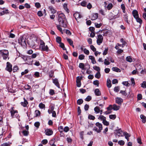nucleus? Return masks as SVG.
<instances>
[{
	"instance_id": "f257e3e1",
	"label": "nucleus",
	"mask_w": 146,
	"mask_h": 146,
	"mask_svg": "<svg viewBox=\"0 0 146 146\" xmlns=\"http://www.w3.org/2000/svg\"><path fill=\"white\" fill-rule=\"evenodd\" d=\"M58 21L60 25L63 27H66L67 26V21L65 16L63 13H59L58 16Z\"/></svg>"
},
{
	"instance_id": "f03ea898",
	"label": "nucleus",
	"mask_w": 146,
	"mask_h": 146,
	"mask_svg": "<svg viewBox=\"0 0 146 146\" xmlns=\"http://www.w3.org/2000/svg\"><path fill=\"white\" fill-rule=\"evenodd\" d=\"M96 127H94L93 130L97 133H100L103 129L102 125L101 123L97 122L96 123Z\"/></svg>"
},
{
	"instance_id": "7ed1b4c3",
	"label": "nucleus",
	"mask_w": 146,
	"mask_h": 146,
	"mask_svg": "<svg viewBox=\"0 0 146 146\" xmlns=\"http://www.w3.org/2000/svg\"><path fill=\"white\" fill-rule=\"evenodd\" d=\"M40 48L41 50L48 52L50 50L49 49L47 45H45V43L42 40H40Z\"/></svg>"
},
{
	"instance_id": "20e7f679",
	"label": "nucleus",
	"mask_w": 146,
	"mask_h": 146,
	"mask_svg": "<svg viewBox=\"0 0 146 146\" xmlns=\"http://www.w3.org/2000/svg\"><path fill=\"white\" fill-rule=\"evenodd\" d=\"M9 111H10L11 116L12 118H17L19 117V115L18 114V111L17 110H15L14 108L11 107Z\"/></svg>"
},
{
	"instance_id": "39448f33",
	"label": "nucleus",
	"mask_w": 146,
	"mask_h": 146,
	"mask_svg": "<svg viewBox=\"0 0 146 146\" xmlns=\"http://www.w3.org/2000/svg\"><path fill=\"white\" fill-rule=\"evenodd\" d=\"M123 132L121 129L115 130L114 131V133L116 137L117 136L118 137L123 136L124 135Z\"/></svg>"
},
{
	"instance_id": "423d86ee",
	"label": "nucleus",
	"mask_w": 146,
	"mask_h": 146,
	"mask_svg": "<svg viewBox=\"0 0 146 146\" xmlns=\"http://www.w3.org/2000/svg\"><path fill=\"white\" fill-rule=\"evenodd\" d=\"M18 42L22 46L26 45L25 38L22 36H20L19 38Z\"/></svg>"
},
{
	"instance_id": "0eeeda50",
	"label": "nucleus",
	"mask_w": 146,
	"mask_h": 146,
	"mask_svg": "<svg viewBox=\"0 0 146 146\" xmlns=\"http://www.w3.org/2000/svg\"><path fill=\"white\" fill-rule=\"evenodd\" d=\"M85 66H88V69L90 68V65L87 64H85V65L84 63H80L79 64V67L83 70H86L87 68L85 67Z\"/></svg>"
},
{
	"instance_id": "6e6552de",
	"label": "nucleus",
	"mask_w": 146,
	"mask_h": 146,
	"mask_svg": "<svg viewBox=\"0 0 146 146\" xmlns=\"http://www.w3.org/2000/svg\"><path fill=\"white\" fill-rule=\"evenodd\" d=\"M103 40V37L101 35H98L97 38V43L98 45H100L102 42Z\"/></svg>"
},
{
	"instance_id": "1a4fd4ad",
	"label": "nucleus",
	"mask_w": 146,
	"mask_h": 146,
	"mask_svg": "<svg viewBox=\"0 0 146 146\" xmlns=\"http://www.w3.org/2000/svg\"><path fill=\"white\" fill-rule=\"evenodd\" d=\"M9 52L7 50H2L1 55L3 56L4 59H6L8 57Z\"/></svg>"
},
{
	"instance_id": "9d476101",
	"label": "nucleus",
	"mask_w": 146,
	"mask_h": 146,
	"mask_svg": "<svg viewBox=\"0 0 146 146\" xmlns=\"http://www.w3.org/2000/svg\"><path fill=\"white\" fill-rule=\"evenodd\" d=\"M5 70L10 72H11L13 70L12 65L9 62H7V66L5 68Z\"/></svg>"
},
{
	"instance_id": "9b49d317",
	"label": "nucleus",
	"mask_w": 146,
	"mask_h": 146,
	"mask_svg": "<svg viewBox=\"0 0 146 146\" xmlns=\"http://www.w3.org/2000/svg\"><path fill=\"white\" fill-rule=\"evenodd\" d=\"M109 18L110 19H115L117 18H119V15H115L112 12H110L109 15Z\"/></svg>"
},
{
	"instance_id": "f8f14e48",
	"label": "nucleus",
	"mask_w": 146,
	"mask_h": 146,
	"mask_svg": "<svg viewBox=\"0 0 146 146\" xmlns=\"http://www.w3.org/2000/svg\"><path fill=\"white\" fill-rule=\"evenodd\" d=\"M123 102V99L117 97L115 98V102L119 105H121Z\"/></svg>"
},
{
	"instance_id": "ddd939ff",
	"label": "nucleus",
	"mask_w": 146,
	"mask_h": 146,
	"mask_svg": "<svg viewBox=\"0 0 146 146\" xmlns=\"http://www.w3.org/2000/svg\"><path fill=\"white\" fill-rule=\"evenodd\" d=\"M45 132L46 135L50 136L52 135L53 134V131L51 129H47L45 130Z\"/></svg>"
},
{
	"instance_id": "4468645a",
	"label": "nucleus",
	"mask_w": 146,
	"mask_h": 146,
	"mask_svg": "<svg viewBox=\"0 0 146 146\" xmlns=\"http://www.w3.org/2000/svg\"><path fill=\"white\" fill-rule=\"evenodd\" d=\"M52 82L57 87H58V88H60V84L57 79L56 78L54 79H53Z\"/></svg>"
},
{
	"instance_id": "2eb2a0df",
	"label": "nucleus",
	"mask_w": 146,
	"mask_h": 146,
	"mask_svg": "<svg viewBox=\"0 0 146 146\" xmlns=\"http://www.w3.org/2000/svg\"><path fill=\"white\" fill-rule=\"evenodd\" d=\"M23 99L24 101V102H21V104L23 107H26L27 105L28 104V102L25 98H23Z\"/></svg>"
},
{
	"instance_id": "dca6fc26",
	"label": "nucleus",
	"mask_w": 146,
	"mask_h": 146,
	"mask_svg": "<svg viewBox=\"0 0 146 146\" xmlns=\"http://www.w3.org/2000/svg\"><path fill=\"white\" fill-rule=\"evenodd\" d=\"M81 78L79 76H78L76 78V82L77 83V86L78 87H80L81 86L80 80Z\"/></svg>"
},
{
	"instance_id": "f3484780",
	"label": "nucleus",
	"mask_w": 146,
	"mask_h": 146,
	"mask_svg": "<svg viewBox=\"0 0 146 146\" xmlns=\"http://www.w3.org/2000/svg\"><path fill=\"white\" fill-rule=\"evenodd\" d=\"M133 17L135 19L139 17V15L137 11L135 10H134L132 12Z\"/></svg>"
},
{
	"instance_id": "a211bd4d",
	"label": "nucleus",
	"mask_w": 146,
	"mask_h": 146,
	"mask_svg": "<svg viewBox=\"0 0 146 146\" xmlns=\"http://www.w3.org/2000/svg\"><path fill=\"white\" fill-rule=\"evenodd\" d=\"M98 17V14L95 13L92 14L91 19L92 20H94L96 19Z\"/></svg>"
},
{
	"instance_id": "6ab92c4d",
	"label": "nucleus",
	"mask_w": 146,
	"mask_h": 146,
	"mask_svg": "<svg viewBox=\"0 0 146 146\" xmlns=\"http://www.w3.org/2000/svg\"><path fill=\"white\" fill-rule=\"evenodd\" d=\"M74 16L76 21H77V19H80L82 17V16L78 13H76L74 14Z\"/></svg>"
},
{
	"instance_id": "aec40b11",
	"label": "nucleus",
	"mask_w": 146,
	"mask_h": 146,
	"mask_svg": "<svg viewBox=\"0 0 146 146\" xmlns=\"http://www.w3.org/2000/svg\"><path fill=\"white\" fill-rule=\"evenodd\" d=\"M120 108V106L119 105H117L116 104L113 105V109L114 110L117 111L119 110Z\"/></svg>"
},
{
	"instance_id": "412c9836",
	"label": "nucleus",
	"mask_w": 146,
	"mask_h": 146,
	"mask_svg": "<svg viewBox=\"0 0 146 146\" xmlns=\"http://www.w3.org/2000/svg\"><path fill=\"white\" fill-rule=\"evenodd\" d=\"M94 93L96 96H100L101 95V92L98 89H96L94 91Z\"/></svg>"
},
{
	"instance_id": "4be33fe9",
	"label": "nucleus",
	"mask_w": 146,
	"mask_h": 146,
	"mask_svg": "<svg viewBox=\"0 0 146 146\" xmlns=\"http://www.w3.org/2000/svg\"><path fill=\"white\" fill-rule=\"evenodd\" d=\"M89 58L91 60L93 64H95L96 63V61L94 57L92 56H89Z\"/></svg>"
},
{
	"instance_id": "5701e85b",
	"label": "nucleus",
	"mask_w": 146,
	"mask_h": 146,
	"mask_svg": "<svg viewBox=\"0 0 146 146\" xmlns=\"http://www.w3.org/2000/svg\"><path fill=\"white\" fill-rule=\"evenodd\" d=\"M48 9L51 11L52 13L54 14L56 13V11L54 9V8L52 6H49L48 7Z\"/></svg>"
},
{
	"instance_id": "b1692460",
	"label": "nucleus",
	"mask_w": 146,
	"mask_h": 146,
	"mask_svg": "<svg viewBox=\"0 0 146 146\" xmlns=\"http://www.w3.org/2000/svg\"><path fill=\"white\" fill-rule=\"evenodd\" d=\"M9 13V10L7 9L3 11L0 13V15H3L5 14H8Z\"/></svg>"
},
{
	"instance_id": "393cba45",
	"label": "nucleus",
	"mask_w": 146,
	"mask_h": 146,
	"mask_svg": "<svg viewBox=\"0 0 146 146\" xmlns=\"http://www.w3.org/2000/svg\"><path fill=\"white\" fill-rule=\"evenodd\" d=\"M140 117L142 120L143 122V123H145L146 121V117L143 114H141L140 116Z\"/></svg>"
},
{
	"instance_id": "a878e982",
	"label": "nucleus",
	"mask_w": 146,
	"mask_h": 146,
	"mask_svg": "<svg viewBox=\"0 0 146 146\" xmlns=\"http://www.w3.org/2000/svg\"><path fill=\"white\" fill-rule=\"evenodd\" d=\"M104 64L106 65H109L110 64V62H109V58L108 57L104 60Z\"/></svg>"
},
{
	"instance_id": "bb28decb",
	"label": "nucleus",
	"mask_w": 146,
	"mask_h": 146,
	"mask_svg": "<svg viewBox=\"0 0 146 146\" xmlns=\"http://www.w3.org/2000/svg\"><path fill=\"white\" fill-rule=\"evenodd\" d=\"M94 110L96 113H98L100 112V108L98 106H96L94 108Z\"/></svg>"
},
{
	"instance_id": "cd10ccee",
	"label": "nucleus",
	"mask_w": 146,
	"mask_h": 146,
	"mask_svg": "<svg viewBox=\"0 0 146 146\" xmlns=\"http://www.w3.org/2000/svg\"><path fill=\"white\" fill-rule=\"evenodd\" d=\"M123 18L125 21H126L127 23H129V22L128 21V16L127 15V14L126 13H125L123 16Z\"/></svg>"
},
{
	"instance_id": "c85d7f7f",
	"label": "nucleus",
	"mask_w": 146,
	"mask_h": 146,
	"mask_svg": "<svg viewBox=\"0 0 146 146\" xmlns=\"http://www.w3.org/2000/svg\"><path fill=\"white\" fill-rule=\"evenodd\" d=\"M112 70L114 71L117 72H120L121 70L117 67H114L112 68Z\"/></svg>"
},
{
	"instance_id": "c756f323",
	"label": "nucleus",
	"mask_w": 146,
	"mask_h": 146,
	"mask_svg": "<svg viewBox=\"0 0 146 146\" xmlns=\"http://www.w3.org/2000/svg\"><path fill=\"white\" fill-rule=\"evenodd\" d=\"M98 119H100L104 121L106 120V118L104 116L102 115H100L99 116V117L98 118Z\"/></svg>"
},
{
	"instance_id": "7c9ffc66",
	"label": "nucleus",
	"mask_w": 146,
	"mask_h": 146,
	"mask_svg": "<svg viewBox=\"0 0 146 146\" xmlns=\"http://www.w3.org/2000/svg\"><path fill=\"white\" fill-rule=\"evenodd\" d=\"M107 86L108 88H110L111 86V81L110 80H108L107 82Z\"/></svg>"
},
{
	"instance_id": "2f4dec72",
	"label": "nucleus",
	"mask_w": 146,
	"mask_h": 146,
	"mask_svg": "<svg viewBox=\"0 0 146 146\" xmlns=\"http://www.w3.org/2000/svg\"><path fill=\"white\" fill-rule=\"evenodd\" d=\"M120 42L122 43V47H123L124 46H125L126 44V43L124 40L123 38H121L120 39Z\"/></svg>"
},
{
	"instance_id": "473e14b6",
	"label": "nucleus",
	"mask_w": 146,
	"mask_h": 146,
	"mask_svg": "<svg viewBox=\"0 0 146 146\" xmlns=\"http://www.w3.org/2000/svg\"><path fill=\"white\" fill-rule=\"evenodd\" d=\"M54 72L52 70L51 71L49 72V76L50 78L54 77Z\"/></svg>"
},
{
	"instance_id": "72a5a7b5",
	"label": "nucleus",
	"mask_w": 146,
	"mask_h": 146,
	"mask_svg": "<svg viewBox=\"0 0 146 146\" xmlns=\"http://www.w3.org/2000/svg\"><path fill=\"white\" fill-rule=\"evenodd\" d=\"M95 77L98 79L99 78L101 77L100 71L98 72L95 75Z\"/></svg>"
},
{
	"instance_id": "f704fd0d",
	"label": "nucleus",
	"mask_w": 146,
	"mask_h": 146,
	"mask_svg": "<svg viewBox=\"0 0 146 146\" xmlns=\"http://www.w3.org/2000/svg\"><path fill=\"white\" fill-rule=\"evenodd\" d=\"M23 135L25 136H27L29 133V132L27 130H24L22 131Z\"/></svg>"
},
{
	"instance_id": "c9c22d12",
	"label": "nucleus",
	"mask_w": 146,
	"mask_h": 146,
	"mask_svg": "<svg viewBox=\"0 0 146 146\" xmlns=\"http://www.w3.org/2000/svg\"><path fill=\"white\" fill-rule=\"evenodd\" d=\"M94 24L95 26L97 28H100L102 25V23H95Z\"/></svg>"
},
{
	"instance_id": "e433bc0d",
	"label": "nucleus",
	"mask_w": 146,
	"mask_h": 146,
	"mask_svg": "<svg viewBox=\"0 0 146 146\" xmlns=\"http://www.w3.org/2000/svg\"><path fill=\"white\" fill-rule=\"evenodd\" d=\"M113 7V4L111 3H110L107 6V8L108 10H110Z\"/></svg>"
},
{
	"instance_id": "4c0bfd02",
	"label": "nucleus",
	"mask_w": 146,
	"mask_h": 146,
	"mask_svg": "<svg viewBox=\"0 0 146 146\" xmlns=\"http://www.w3.org/2000/svg\"><path fill=\"white\" fill-rule=\"evenodd\" d=\"M11 143L9 142H6L3 143V144L1 145V146H10Z\"/></svg>"
},
{
	"instance_id": "58836bf2",
	"label": "nucleus",
	"mask_w": 146,
	"mask_h": 146,
	"mask_svg": "<svg viewBox=\"0 0 146 146\" xmlns=\"http://www.w3.org/2000/svg\"><path fill=\"white\" fill-rule=\"evenodd\" d=\"M126 60L127 61L129 62H131L132 61V60L130 56H128L126 57Z\"/></svg>"
},
{
	"instance_id": "ea45409f",
	"label": "nucleus",
	"mask_w": 146,
	"mask_h": 146,
	"mask_svg": "<svg viewBox=\"0 0 146 146\" xmlns=\"http://www.w3.org/2000/svg\"><path fill=\"white\" fill-rule=\"evenodd\" d=\"M55 142V139H51L49 142V143L50 145H52L54 144Z\"/></svg>"
},
{
	"instance_id": "a19ab883",
	"label": "nucleus",
	"mask_w": 146,
	"mask_h": 146,
	"mask_svg": "<svg viewBox=\"0 0 146 146\" xmlns=\"http://www.w3.org/2000/svg\"><path fill=\"white\" fill-rule=\"evenodd\" d=\"M121 8L123 10V13H125V8L124 4H122L121 6Z\"/></svg>"
},
{
	"instance_id": "79ce46f5",
	"label": "nucleus",
	"mask_w": 146,
	"mask_h": 146,
	"mask_svg": "<svg viewBox=\"0 0 146 146\" xmlns=\"http://www.w3.org/2000/svg\"><path fill=\"white\" fill-rule=\"evenodd\" d=\"M135 19H136L137 22L139 23L140 24V25L142 23V20L139 18V17H138Z\"/></svg>"
},
{
	"instance_id": "37998d69",
	"label": "nucleus",
	"mask_w": 146,
	"mask_h": 146,
	"mask_svg": "<svg viewBox=\"0 0 146 146\" xmlns=\"http://www.w3.org/2000/svg\"><path fill=\"white\" fill-rule=\"evenodd\" d=\"M116 115H109V118L110 119L113 120L115 119L116 118Z\"/></svg>"
},
{
	"instance_id": "c03bdc74",
	"label": "nucleus",
	"mask_w": 146,
	"mask_h": 146,
	"mask_svg": "<svg viewBox=\"0 0 146 146\" xmlns=\"http://www.w3.org/2000/svg\"><path fill=\"white\" fill-rule=\"evenodd\" d=\"M63 7L65 10L67 12H69V10L67 8V4L64 3L63 5Z\"/></svg>"
},
{
	"instance_id": "a18cd8bd",
	"label": "nucleus",
	"mask_w": 146,
	"mask_h": 146,
	"mask_svg": "<svg viewBox=\"0 0 146 146\" xmlns=\"http://www.w3.org/2000/svg\"><path fill=\"white\" fill-rule=\"evenodd\" d=\"M83 52L85 54L87 55H89L90 53L89 51L86 48H84Z\"/></svg>"
},
{
	"instance_id": "49530a36",
	"label": "nucleus",
	"mask_w": 146,
	"mask_h": 146,
	"mask_svg": "<svg viewBox=\"0 0 146 146\" xmlns=\"http://www.w3.org/2000/svg\"><path fill=\"white\" fill-rule=\"evenodd\" d=\"M83 102V100L82 99H79L77 100V104H78L80 105L82 104Z\"/></svg>"
},
{
	"instance_id": "de8ad7c7",
	"label": "nucleus",
	"mask_w": 146,
	"mask_h": 146,
	"mask_svg": "<svg viewBox=\"0 0 146 146\" xmlns=\"http://www.w3.org/2000/svg\"><path fill=\"white\" fill-rule=\"evenodd\" d=\"M93 68L94 70L97 71L98 72H100V68L96 66H94Z\"/></svg>"
},
{
	"instance_id": "09e8293b",
	"label": "nucleus",
	"mask_w": 146,
	"mask_h": 146,
	"mask_svg": "<svg viewBox=\"0 0 146 146\" xmlns=\"http://www.w3.org/2000/svg\"><path fill=\"white\" fill-rule=\"evenodd\" d=\"M31 88V86L28 84H27L25 85L24 88L26 90H29Z\"/></svg>"
},
{
	"instance_id": "8fccbe9b",
	"label": "nucleus",
	"mask_w": 146,
	"mask_h": 146,
	"mask_svg": "<svg viewBox=\"0 0 146 146\" xmlns=\"http://www.w3.org/2000/svg\"><path fill=\"white\" fill-rule=\"evenodd\" d=\"M39 107L41 109H43L45 108V105L42 103H41L39 104Z\"/></svg>"
},
{
	"instance_id": "3c124183",
	"label": "nucleus",
	"mask_w": 146,
	"mask_h": 146,
	"mask_svg": "<svg viewBox=\"0 0 146 146\" xmlns=\"http://www.w3.org/2000/svg\"><path fill=\"white\" fill-rule=\"evenodd\" d=\"M85 58V56L82 54H80L78 58L80 60L84 59Z\"/></svg>"
},
{
	"instance_id": "603ef678",
	"label": "nucleus",
	"mask_w": 146,
	"mask_h": 146,
	"mask_svg": "<svg viewBox=\"0 0 146 146\" xmlns=\"http://www.w3.org/2000/svg\"><path fill=\"white\" fill-rule=\"evenodd\" d=\"M88 118L89 119L94 120L95 119V117L91 115H89L88 116Z\"/></svg>"
},
{
	"instance_id": "864d4df0",
	"label": "nucleus",
	"mask_w": 146,
	"mask_h": 146,
	"mask_svg": "<svg viewBox=\"0 0 146 146\" xmlns=\"http://www.w3.org/2000/svg\"><path fill=\"white\" fill-rule=\"evenodd\" d=\"M141 86L144 88H146V82H143L141 84Z\"/></svg>"
},
{
	"instance_id": "5fc2aeb1",
	"label": "nucleus",
	"mask_w": 146,
	"mask_h": 146,
	"mask_svg": "<svg viewBox=\"0 0 146 146\" xmlns=\"http://www.w3.org/2000/svg\"><path fill=\"white\" fill-rule=\"evenodd\" d=\"M118 143L119 144L121 145H123L125 144L124 141L122 140L119 141Z\"/></svg>"
},
{
	"instance_id": "6e6d98bb",
	"label": "nucleus",
	"mask_w": 146,
	"mask_h": 146,
	"mask_svg": "<svg viewBox=\"0 0 146 146\" xmlns=\"http://www.w3.org/2000/svg\"><path fill=\"white\" fill-rule=\"evenodd\" d=\"M92 99V97L90 96H87L86 98L85 99L86 101L89 102Z\"/></svg>"
},
{
	"instance_id": "4d7b16f0",
	"label": "nucleus",
	"mask_w": 146,
	"mask_h": 146,
	"mask_svg": "<svg viewBox=\"0 0 146 146\" xmlns=\"http://www.w3.org/2000/svg\"><path fill=\"white\" fill-rule=\"evenodd\" d=\"M122 84L123 85L127 86H129L130 85V84H129L128 82L127 81L123 82Z\"/></svg>"
},
{
	"instance_id": "13d9d810",
	"label": "nucleus",
	"mask_w": 146,
	"mask_h": 146,
	"mask_svg": "<svg viewBox=\"0 0 146 146\" xmlns=\"http://www.w3.org/2000/svg\"><path fill=\"white\" fill-rule=\"evenodd\" d=\"M123 134L124 135V136H125V138L126 137H129L130 136V135L129 134L127 133L126 132H123Z\"/></svg>"
},
{
	"instance_id": "bf43d9fd",
	"label": "nucleus",
	"mask_w": 146,
	"mask_h": 146,
	"mask_svg": "<svg viewBox=\"0 0 146 146\" xmlns=\"http://www.w3.org/2000/svg\"><path fill=\"white\" fill-rule=\"evenodd\" d=\"M61 39L60 37L58 36L56 38V41L58 43H59L61 42Z\"/></svg>"
},
{
	"instance_id": "052dcab7",
	"label": "nucleus",
	"mask_w": 146,
	"mask_h": 146,
	"mask_svg": "<svg viewBox=\"0 0 146 146\" xmlns=\"http://www.w3.org/2000/svg\"><path fill=\"white\" fill-rule=\"evenodd\" d=\"M87 4V2L85 1H83L81 3V5L83 7H85Z\"/></svg>"
},
{
	"instance_id": "680f3d73",
	"label": "nucleus",
	"mask_w": 146,
	"mask_h": 146,
	"mask_svg": "<svg viewBox=\"0 0 146 146\" xmlns=\"http://www.w3.org/2000/svg\"><path fill=\"white\" fill-rule=\"evenodd\" d=\"M99 81L98 80H96L93 82V84L95 85L98 86L99 84Z\"/></svg>"
},
{
	"instance_id": "e2e57ef3",
	"label": "nucleus",
	"mask_w": 146,
	"mask_h": 146,
	"mask_svg": "<svg viewBox=\"0 0 146 146\" xmlns=\"http://www.w3.org/2000/svg\"><path fill=\"white\" fill-rule=\"evenodd\" d=\"M18 69V66H15L13 67V69L12 70H13V72H16Z\"/></svg>"
},
{
	"instance_id": "0e129e2a",
	"label": "nucleus",
	"mask_w": 146,
	"mask_h": 146,
	"mask_svg": "<svg viewBox=\"0 0 146 146\" xmlns=\"http://www.w3.org/2000/svg\"><path fill=\"white\" fill-rule=\"evenodd\" d=\"M36 117H37L40 115V111L38 110H36L35 111Z\"/></svg>"
},
{
	"instance_id": "69168bd1",
	"label": "nucleus",
	"mask_w": 146,
	"mask_h": 146,
	"mask_svg": "<svg viewBox=\"0 0 146 146\" xmlns=\"http://www.w3.org/2000/svg\"><path fill=\"white\" fill-rule=\"evenodd\" d=\"M40 123L39 122H36L34 123V125L37 128H38L40 126Z\"/></svg>"
},
{
	"instance_id": "338daca9",
	"label": "nucleus",
	"mask_w": 146,
	"mask_h": 146,
	"mask_svg": "<svg viewBox=\"0 0 146 146\" xmlns=\"http://www.w3.org/2000/svg\"><path fill=\"white\" fill-rule=\"evenodd\" d=\"M67 40L70 45L72 44H73V41L71 39L67 38Z\"/></svg>"
},
{
	"instance_id": "774afa93",
	"label": "nucleus",
	"mask_w": 146,
	"mask_h": 146,
	"mask_svg": "<svg viewBox=\"0 0 146 146\" xmlns=\"http://www.w3.org/2000/svg\"><path fill=\"white\" fill-rule=\"evenodd\" d=\"M119 86H116L114 88V90L115 92H117L119 91Z\"/></svg>"
}]
</instances>
